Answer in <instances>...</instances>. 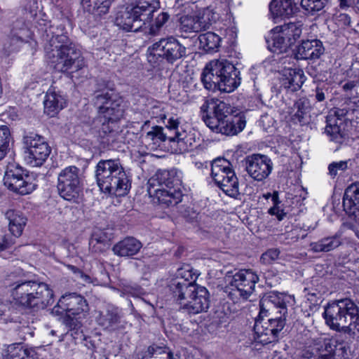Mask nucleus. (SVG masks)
Listing matches in <instances>:
<instances>
[{
  "label": "nucleus",
  "mask_w": 359,
  "mask_h": 359,
  "mask_svg": "<svg viewBox=\"0 0 359 359\" xmlns=\"http://www.w3.org/2000/svg\"><path fill=\"white\" fill-rule=\"evenodd\" d=\"M309 230V227H307V229H302L301 228L299 229L298 228H295L293 229V233H297V231H299L300 233L297 235V239L299 238H304L307 235V231Z\"/></svg>",
  "instance_id": "e2e57ef3"
},
{
  "label": "nucleus",
  "mask_w": 359,
  "mask_h": 359,
  "mask_svg": "<svg viewBox=\"0 0 359 359\" xmlns=\"http://www.w3.org/2000/svg\"><path fill=\"white\" fill-rule=\"evenodd\" d=\"M11 295L14 304L11 302L0 303V315L7 310L14 309V306L23 309L36 308L43 309L54 302L53 291L45 283L36 281L15 282L13 285Z\"/></svg>",
  "instance_id": "7ed1b4c3"
},
{
  "label": "nucleus",
  "mask_w": 359,
  "mask_h": 359,
  "mask_svg": "<svg viewBox=\"0 0 359 359\" xmlns=\"http://www.w3.org/2000/svg\"><path fill=\"white\" fill-rule=\"evenodd\" d=\"M297 10V5L294 2V0H272L271 1V14L274 20L279 16L291 15L296 13Z\"/></svg>",
  "instance_id": "72a5a7b5"
},
{
  "label": "nucleus",
  "mask_w": 359,
  "mask_h": 359,
  "mask_svg": "<svg viewBox=\"0 0 359 359\" xmlns=\"http://www.w3.org/2000/svg\"><path fill=\"white\" fill-rule=\"evenodd\" d=\"M68 268L76 275V278L79 276V272L81 271L79 269L72 265H69Z\"/></svg>",
  "instance_id": "774afa93"
},
{
  "label": "nucleus",
  "mask_w": 359,
  "mask_h": 359,
  "mask_svg": "<svg viewBox=\"0 0 359 359\" xmlns=\"http://www.w3.org/2000/svg\"><path fill=\"white\" fill-rule=\"evenodd\" d=\"M26 18L29 21H36L38 22V5L37 1L32 0L29 2V6L25 7Z\"/></svg>",
  "instance_id": "5fc2aeb1"
},
{
  "label": "nucleus",
  "mask_w": 359,
  "mask_h": 359,
  "mask_svg": "<svg viewBox=\"0 0 359 359\" xmlns=\"http://www.w3.org/2000/svg\"><path fill=\"white\" fill-rule=\"evenodd\" d=\"M260 260L262 263L265 264H268L269 261V254L267 252L263 253L262 255L261 256Z\"/></svg>",
  "instance_id": "338daca9"
},
{
  "label": "nucleus",
  "mask_w": 359,
  "mask_h": 359,
  "mask_svg": "<svg viewBox=\"0 0 359 359\" xmlns=\"http://www.w3.org/2000/svg\"><path fill=\"white\" fill-rule=\"evenodd\" d=\"M241 81L240 72L225 59L210 61L201 74L204 87L212 91L231 93L238 88Z\"/></svg>",
  "instance_id": "423d86ee"
},
{
  "label": "nucleus",
  "mask_w": 359,
  "mask_h": 359,
  "mask_svg": "<svg viewBox=\"0 0 359 359\" xmlns=\"http://www.w3.org/2000/svg\"><path fill=\"white\" fill-rule=\"evenodd\" d=\"M44 104V112L50 116H55L66 105V99L60 91H56L54 88H50L46 95Z\"/></svg>",
  "instance_id": "cd10ccee"
},
{
  "label": "nucleus",
  "mask_w": 359,
  "mask_h": 359,
  "mask_svg": "<svg viewBox=\"0 0 359 359\" xmlns=\"http://www.w3.org/2000/svg\"><path fill=\"white\" fill-rule=\"evenodd\" d=\"M169 18L170 15L168 13L165 12L159 13L155 18L154 22L150 25L149 34L154 36L158 34L160 29L164 24L168 22Z\"/></svg>",
  "instance_id": "3c124183"
},
{
  "label": "nucleus",
  "mask_w": 359,
  "mask_h": 359,
  "mask_svg": "<svg viewBox=\"0 0 359 359\" xmlns=\"http://www.w3.org/2000/svg\"><path fill=\"white\" fill-rule=\"evenodd\" d=\"M113 0H81V4L87 12L95 17H102L108 13Z\"/></svg>",
  "instance_id": "e433bc0d"
},
{
  "label": "nucleus",
  "mask_w": 359,
  "mask_h": 359,
  "mask_svg": "<svg viewBox=\"0 0 359 359\" xmlns=\"http://www.w3.org/2000/svg\"><path fill=\"white\" fill-rule=\"evenodd\" d=\"M10 130L6 126H0V157H13L16 153L9 148Z\"/></svg>",
  "instance_id": "c03bdc74"
},
{
  "label": "nucleus",
  "mask_w": 359,
  "mask_h": 359,
  "mask_svg": "<svg viewBox=\"0 0 359 359\" xmlns=\"http://www.w3.org/2000/svg\"><path fill=\"white\" fill-rule=\"evenodd\" d=\"M96 177L100 190L110 195L123 196L130 187L129 180L118 159L101 160L97 165Z\"/></svg>",
  "instance_id": "0eeeda50"
},
{
  "label": "nucleus",
  "mask_w": 359,
  "mask_h": 359,
  "mask_svg": "<svg viewBox=\"0 0 359 359\" xmlns=\"http://www.w3.org/2000/svg\"><path fill=\"white\" fill-rule=\"evenodd\" d=\"M206 126L213 132L221 133L222 126L229 122L232 109L229 104L218 99H210L201 107Z\"/></svg>",
  "instance_id": "f8f14e48"
},
{
  "label": "nucleus",
  "mask_w": 359,
  "mask_h": 359,
  "mask_svg": "<svg viewBox=\"0 0 359 359\" xmlns=\"http://www.w3.org/2000/svg\"><path fill=\"white\" fill-rule=\"evenodd\" d=\"M302 26L300 22H290L277 25L271 29L273 34V50L271 48V51L276 53V58L280 60L282 65L287 63L289 59L284 56L280 57V54L285 52L300 37Z\"/></svg>",
  "instance_id": "9b49d317"
},
{
  "label": "nucleus",
  "mask_w": 359,
  "mask_h": 359,
  "mask_svg": "<svg viewBox=\"0 0 359 359\" xmlns=\"http://www.w3.org/2000/svg\"><path fill=\"white\" fill-rule=\"evenodd\" d=\"M216 164L214 166V180L217 186L228 196L236 197L239 194L238 182L234 172H230L225 180L222 175L223 173Z\"/></svg>",
  "instance_id": "393cba45"
},
{
  "label": "nucleus",
  "mask_w": 359,
  "mask_h": 359,
  "mask_svg": "<svg viewBox=\"0 0 359 359\" xmlns=\"http://www.w3.org/2000/svg\"><path fill=\"white\" fill-rule=\"evenodd\" d=\"M341 243V241L339 236L335 235L313 243L311 244V246L314 252H329L339 246Z\"/></svg>",
  "instance_id": "ea45409f"
},
{
  "label": "nucleus",
  "mask_w": 359,
  "mask_h": 359,
  "mask_svg": "<svg viewBox=\"0 0 359 359\" xmlns=\"http://www.w3.org/2000/svg\"><path fill=\"white\" fill-rule=\"evenodd\" d=\"M348 113L346 109L334 108L331 109L326 116L325 134L330 140L341 143L346 136L345 116Z\"/></svg>",
  "instance_id": "6ab92c4d"
},
{
  "label": "nucleus",
  "mask_w": 359,
  "mask_h": 359,
  "mask_svg": "<svg viewBox=\"0 0 359 359\" xmlns=\"http://www.w3.org/2000/svg\"><path fill=\"white\" fill-rule=\"evenodd\" d=\"M31 36V31L27 25L26 28H20L18 30L15 26L9 41L5 43L4 48L9 53L15 51L24 41H27Z\"/></svg>",
  "instance_id": "c9c22d12"
},
{
  "label": "nucleus",
  "mask_w": 359,
  "mask_h": 359,
  "mask_svg": "<svg viewBox=\"0 0 359 359\" xmlns=\"http://www.w3.org/2000/svg\"><path fill=\"white\" fill-rule=\"evenodd\" d=\"M246 170L251 177L259 181L267 177L269 164L264 161L263 158H252L246 162Z\"/></svg>",
  "instance_id": "f704fd0d"
},
{
  "label": "nucleus",
  "mask_w": 359,
  "mask_h": 359,
  "mask_svg": "<svg viewBox=\"0 0 359 359\" xmlns=\"http://www.w3.org/2000/svg\"><path fill=\"white\" fill-rule=\"evenodd\" d=\"M166 128L170 135H168L164 133L161 126H154L151 130L147 132L145 139L152 142L154 144H159L168 140L170 142L177 143L179 147L175 151L177 154H184L191 149L195 142L194 133L187 131L182 126H180V121L177 118L173 116L168 119Z\"/></svg>",
  "instance_id": "6e6552de"
},
{
  "label": "nucleus",
  "mask_w": 359,
  "mask_h": 359,
  "mask_svg": "<svg viewBox=\"0 0 359 359\" xmlns=\"http://www.w3.org/2000/svg\"><path fill=\"white\" fill-rule=\"evenodd\" d=\"M149 60L156 57L172 64L187 55V48L173 36L162 38L148 48Z\"/></svg>",
  "instance_id": "4468645a"
},
{
  "label": "nucleus",
  "mask_w": 359,
  "mask_h": 359,
  "mask_svg": "<svg viewBox=\"0 0 359 359\" xmlns=\"http://www.w3.org/2000/svg\"><path fill=\"white\" fill-rule=\"evenodd\" d=\"M197 274L193 271L190 265L185 264L179 268L175 273V278L172 279L170 283H191L195 284Z\"/></svg>",
  "instance_id": "a19ab883"
},
{
  "label": "nucleus",
  "mask_w": 359,
  "mask_h": 359,
  "mask_svg": "<svg viewBox=\"0 0 359 359\" xmlns=\"http://www.w3.org/2000/svg\"><path fill=\"white\" fill-rule=\"evenodd\" d=\"M294 302L293 297L286 293H279L276 291H271V313L276 315L271 318V332L273 335L277 334L283 330L285 326V316L287 313V306L292 305Z\"/></svg>",
  "instance_id": "f3484780"
},
{
  "label": "nucleus",
  "mask_w": 359,
  "mask_h": 359,
  "mask_svg": "<svg viewBox=\"0 0 359 359\" xmlns=\"http://www.w3.org/2000/svg\"><path fill=\"white\" fill-rule=\"evenodd\" d=\"M77 278H81L85 283H90L91 278L88 275L85 274L82 271L79 272Z\"/></svg>",
  "instance_id": "69168bd1"
},
{
  "label": "nucleus",
  "mask_w": 359,
  "mask_h": 359,
  "mask_svg": "<svg viewBox=\"0 0 359 359\" xmlns=\"http://www.w3.org/2000/svg\"><path fill=\"white\" fill-rule=\"evenodd\" d=\"M93 104L97 109V117L94 121V130L100 137H107L113 141L119 133L118 122L124 112L122 97L113 89L106 88L95 93Z\"/></svg>",
  "instance_id": "f257e3e1"
},
{
  "label": "nucleus",
  "mask_w": 359,
  "mask_h": 359,
  "mask_svg": "<svg viewBox=\"0 0 359 359\" xmlns=\"http://www.w3.org/2000/svg\"><path fill=\"white\" fill-rule=\"evenodd\" d=\"M357 85V83L355 81H348L344 84L343 89L346 92L351 91Z\"/></svg>",
  "instance_id": "0e129e2a"
},
{
  "label": "nucleus",
  "mask_w": 359,
  "mask_h": 359,
  "mask_svg": "<svg viewBox=\"0 0 359 359\" xmlns=\"http://www.w3.org/2000/svg\"><path fill=\"white\" fill-rule=\"evenodd\" d=\"M182 177L176 168L158 170L148 181V194L154 203L165 207L178 204L182 198Z\"/></svg>",
  "instance_id": "20e7f679"
},
{
  "label": "nucleus",
  "mask_w": 359,
  "mask_h": 359,
  "mask_svg": "<svg viewBox=\"0 0 359 359\" xmlns=\"http://www.w3.org/2000/svg\"><path fill=\"white\" fill-rule=\"evenodd\" d=\"M324 53L325 48L320 40H304L297 48L296 57L297 60H316Z\"/></svg>",
  "instance_id": "4be33fe9"
},
{
  "label": "nucleus",
  "mask_w": 359,
  "mask_h": 359,
  "mask_svg": "<svg viewBox=\"0 0 359 359\" xmlns=\"http://www.w3.org/2000/svg\"><path fill=\"white\" fill-rule=\"evenodd\" d=\"M285 65H282L275 55L271 56V70L278 74L277 77L285 88L297 91L302 86L306 76L302 70L287 67Z\"/></svg>",
  "instance_id": "dca6fc26"
},
{
  "label": "nucleus",
  "mask_w": 359,
  "mask_h": 359,
  "mask_svg": "<svg viewBox=\"0 0 359 359\" xmlns=\"http://www.w3.org/2000/svg\"><path fill=\"white\" fill-rule=\"evenodd\" d=\"M329 0H302L301 6L309 14L315 15L322 11Z\"/></svg>",
  "instance_id": "de8ad7c7"
},
{
  "label": "nucleus",
  "mask_w": 359,
  "mask_h": 359,
  "mask_svg": "<svg viewBox=\"0 0 359 359\" xmlns=\"http://www.w3.org/2000/svg\"><path fill=\"white\" fill-rule=\"evenodd\" d=\"M329 87L325 85H323V86H318L314 91V97L316 100L318 102H323L329 97Z\"/></svg>",
  "instance_id": "6e6d98bb"
},
{
  "label": "nucleus",
  "mask_w": 359,
  "mask_h": 359,
  "mask_svg": "<svg viewBox=\"0 0 359 359\" xmlns=\"http://www.w3.org/2000/svg\"><path fill=\"white\" fill-rule=\"evenodd\" d=\"M258 276L250 269H241L233 276L226 278L227 283L224 292L234 303L246 300L253 293Z\"/></svg>",
  "instance_id": "9d476101"
},
{
  "label": "nucleus",
  "mask_w": 359,
  "mask_h": 359,
  "mask_svg": "<svg viewBox=\"0 0 359 359\" xmlns=\"http://www.w3.org/2000/svg\"><path fill=\"white\" fill-rule=\"evenodd\" d=\"M155 10L156 7L147 1L132 8L127 7L117 13L115 24L126 32H138L150 22Z\"/></svg>",
  "instance_id": "1a4fd4ad"
},
{
  "label": "nucleus",
  "mask_w": 359,
  "mask_h": 359,
  "mask_svg": "<svg viewBox=\"0 0 359 359\" xmlns=\"http://www.w3.org/2000/svg\"><path fill=\"white\" fill-rule=\"evenodd\" d=\"M357 0H339V6L340 8L343 10H346L350 7H352L353 9L355 7Z\"/></svg>",
  "instance_id": "bf43d9fd"
},
{
  "label": "nucleus",
  "mask_w": 359,
  "mask_h": 359,
  "mask_svg": "<svg viewBox=\"0 0 359 359\" xmlns=\"http://www.w3.org/2000/svg\"><path fill=\"white\" fill-rule=\"evenodd\" d=\"M6 353V359H27L29 351L18 343L8 346Z\"/></svg>",
  "instance_id": "a18cd8bd"
},
{
  "label": "nucleus",
  "mask_w": 359,
  "mask_h": 359,
  "mask_svg": "<svg viewBox=\"0 0 359 359\" xmlns=\"http://www.w3.org/2000/svg\"><path fill=\"white\" fill-rule=\"evenodd\" d=\"M27 162L32 167H40L46 161V158H28Z\"/></svg>",
  "instance_id": "052dcab7"
},
{
  "label": "nucleus",
  "mask_w": 359,
  "mask_h": 359,
  "mask_svg": "<svg viewBox=\"0 0 359 359\" xmlns=\"http://www.w3.org/2000/svg\"><path fill=\"white\" fill-rule=\"evenodd\" d=\"M175 359L172 353L168 351L165 347L159 346L157 345H152L147 348L143 352L141 359Z\"/></svg>",
  "instance_id": "79ce46f5"
},
{
  "label": "nucleus",
  "mask_w": 359,
  "mask_h": 359,
  "mask_svg": "<svg viewBox=\"0 0 359 359\" xmlns=\"http://www.w3.org/2000/svg\"><path fill=\"white\" fill-rule=\"evenodd\" d=\"M336 22L339 26L348 27L351 25V18L346 13H339L336 16Z\"/></svg>",
  "instance_id": "4d7b16f0"
},
{
  "label": "nucleus",
  "mask_w": 359,
  "mask_h": 359,
  "mask_svg": "<svg viewBox=\"0 0 359 359\" xmlns=\"http://www.w3.org/2000/svg\"><path fill=\"white\" fill-rule=\"evenodd\" d=\"M199 287L198 285L191 283H169L168 288L173 300L184 310L186 304H188L194 292Z\"/></svg>",
  "instance_id": "5701e85b"
},
{
  "label": "nucleus",
  "mask_w": 359,
  "mask_h": 359,
  "mask_svg": "<svg viewBox=\"0 0 359 359\" xmlns=\"http://www.w3.org/2000/svg\"><path fill=\"white\" fill-rule=\"evenodd\" d=\"M323 317L333 330L352 335L359 334V307L350 299L329 303L325 307Z\"/></svg>",
  "instance_id": "39448f33"
},
{
  "label": "nucleus",
  "mask_w": 359,
  "mask_h": 359,
  "mask_svg": "<svg viewBox=\"0 0 359 359\" xmlns=\"http://www.w3.org/2000/svg\"><path fill=\"white\" fill-rule=\"evenodd\" d=\"M271 198L273 204V207L271 208V215H275L278 220L280 221L286 215V212L283 208V203L278 199V192L274 191L273 194L271 195Z\"/></svg>",
  "instance_id": "8fccbe9b"
},
{
  "label": "nucleus",
  "mask_w": 359,
  "mask_h": 359,
  "mask_svg": "<svg viewBox=\"0 0 359 359\" xmlns=\"http://www.w3.org/2000/svg\"><path fill=\"white\" fill-rule=\"evenodd\" d=\"M344 210L354 216L359 223V182L348 186L345 190L343 198Z\"/></svg>",
  "instance_id": "bb28decb"
},
{
  "label": "nucleus",
  "mask_w": 359,
  "mask_h": 359,
  "mask_svg": "<svg viewBox=\"0 0 359 359\" xmlns=\"http://www.w3.org/2000/svg\"><path fill=\"white\" fill-rule=\"evenodd\" d=\"M151 118L157 119V121H164L166 119V115L164 111V104L160 102H155L149 111Z\"/></svg>",
  "instance_id": "603ef678"
},
{
  "label": "nucleus",
  "mask_w": 359,
  "mask_h": 359,
  "mask_svg": "<svg viewBox=\"0 0 359 359\" xmlns=\"http://www.w3.org/2000/svg\"><path fill=\"white\" fill-rule=\"evenodd\" d=\"M142 248V243L133 237H126L113 246L114 255L130 257L138 253Z\"/></svg>",
  "instance_id": "c756f323"
},
{
  "label": "nucleus",
  "mask_w": 359,
  "mask_h": 359,
  "mask_svg": "<svg viewBox=\"0 0 359 359\" xmlns=\"http://www.w3.org/2000/svg\"><path fill=\"white\" fill-rule=\"evenodd\" d=\"M88 311V304L86 300L76 293L66 294L61 297L57 305L51 311V313L56 316H78Z\"/></svg>",
  "instance_id": "a211bd4d"
},
{
  "label": "nucleus",
  "mask_w": 359,
  "mask_h": 359,
  "mask_svg": "<svg viewBox=\"0 0 359 359\" xmlns=\"http://www.w3.org/2000/svg\"><path fill=\"white\" fill-rule=\"evenodd\" d=\"M13 243L14 242L11 239H8L6 237H4L3 241L0 242V252L10 248L13 244Z\"/></svg>",
  "instance_id": "680f3d73"
},
{
  "label": "nucleus",
  "mask_w": 359,
  "mask_h": 359,
  "mask_svg": "<svg viewBox=\"0 0 359 359\" xmlns=\"http://www.w3.org/2000/svg\"><path fill=\"white\" fill-rule=\"evenodd\" d=\"M6 215L9 221L8 228L10 232L14 236L19 237L26 225L27 219L20 212L15 210L7 211Z\"/></svg>",
  "instance_id": "4c0bfd02"
},
{
  "label": "nucleus",
  "mask_w": 359,
  "mask_h": 359,
  "mask_svg": "<svg viewBox=\"0 0 359 359\" xmlns=\"http://www.w3.org/2000/svg\"><path fill=\"white\" fill-rule=\"evenodd\" d=\"M199 47L207 53L217 51L221 38L213 32H206L198 36Z\"/></svg>",
  "instance_id": "58836bf2"
},
{
  "label": "nucleus",
  "mask_w": 359,
  "mask_h": 359,
  "mask_svg": "<svg viewBox=\"0 0 359 359\" xmlns=\"http://www.w3.org/2000/svg\"><path fill=\"white\" fill-rule=\"evenodd\" d=\"M213 15H216L217 16H215L213 18V21L221 20L222 21H226L227 23L226 25H229V27H231L232 29L234 28V26L231 25L232 21L233 20L231 13L230 12L229 6V1L227 0H225L223 8L216 6Z\"/></svg>",
  "instance_id": "49530a36"
},
{
  "label": "nucleus",
  "mask_w": 359,
  "mask_h": 359,
  "mask_svg": "<svg viewBox=\"0 0 359 359\" xmlns=\"http://www.w3.org/2000/svg\"><path fill=\"white\" fill-rule=\"evenodd\" d=\"M64 26L60 25L53 34L49 44L46 46L47 58L53 67L61 72L73 73L85 66L83 57L76 46L63 33Z\"/></svg>",
  "instance_id": "f03ea898"
},
{
  "label": "nucleus",
  "mask_w": 359,
  "mask_h": 359,
  "mask_svg": "<svg viewBox=\"0 0 359 359\" xmlns=\"http://www.w3.org/2000/svg\"><path fill=\"white\" fill-rule=\"evenodd\" d=\"M268 298V297H264L260 300V311L254 325V331L256 335L255 340L257 342L264 345L269 343V337L268 336L269 318H267L269 311L266 308V303H268L269 301Z\"/></svg>",
  "instance_id": "412c9836"
},
{
  "label": "nucleus",
  "mask_w": 359,
  "mask_h": 359,
  "mask_svg": "<svg viewBox=\"0 0 359 359\" xmlns=\"http://www.w3.org/2000/svg\"><path fill=\"white\" fill-rule=\"evenodd\" d=\"M246 149V145L238 146L235 149L229 150L227 155L231 156L232 157H242L243 156L247 154Z\"/></svg>",
  "instance_id": "13d9d810"
},
{
  "label": "nucleus",
  "mask_w": 359,
  "mask_h": 359,
  "mask_svg": "<svg viewBox=\"0 0 359 359\" xmlns=\"http://www.w3.org/2000/svg\"><path fill=\"white\" fill-rule=\"evenodd\" d=\"M111 239V233L108 229L96 228L89 241V248L95 253L102 252L109 248Z\"/></svg>",
  "instance_id": "2f4dec72"
},
{
  "label": "nucleus",
  "mask_w": 359,
  "mask_h": 359,
  "mask_svg": "<svg viewBox=\"0 0 359 359\" xmlns=\"http://www.w3.org/2000/svg\"><path fill=\"white\" fill-rule=\"evenodd\" d=\"M184 311L189 314H197L206 311L210 306L208 290L203 286L199 285L194 292L188 304H186Z\"/></svg>",
  "instance_id": "b1692460"
},
{
  "label": "nucleus",
  "mask_w": 359,
  "mask_h": 359,
  "mask_svg": "<svg viewBox=\"0 0 359 359\" xmlns=\"http://www.w3.org/2000/svg\"><path fill=\"white\" fill-rule=\"evenodd\" d=\"M4 183L8 189L21 195L29 194L36 187L34 180L25 175L22 168L15 163L8 164Z\"/></svg>",
  "instance_id": "2eb2a0df"
},
{
  "label": "nucleus",
  "mask_w": 359,
  "mask_h": 359,
  "mask_svg": "<svg viewBox=\"0 0 359 359\" xmlns=\"http://www.w3.org/2000/svg\"><path fill=\"white\" fill-rule=\"evenodd\" d=\"M295 112L292 115L291 119L294 123L306 126L311 121V105L310 100L305 97H300L294 104Z\"/></svg>",
  "instance_id": "7c9ffc66"
},
{
  "label": "nucleus",
  "mask_w": 359,
  "mask_h": 359,
  "mask_svg": "<svg viewBox=\"0 0 359 359\" xmlns=\"http://www.w3.org/2000/svg\"><path fill=\"white\" fill-rule=\"evenodd\" d=\"M217 165L221 171L224 173L222 175L226 180L227 176H230V172H234L231 168V163L226 158H214L211 162V174L214 179V166Z\"/></svg>",
  "instance_id": "09e8293b"
},
{
  "label": "nucleus",
  "mask_w": 359,
  "mask_h": 359,
  "mask_svg": "<svg viewBox=\"0 0 359 359\" xmlns=\"http://www.w3.org/2000/svg\"><path fill=\"white\" fill-rule=\"evenodd\" d=\"M121 311L114 306H108L97 318L98 324L109 332L118 330L121 327Z\"/></svg>",
  "instance_id": "c85d7f7f"
},
{
  "label": "nucleus",
  "mask_w": 359,
  "mask_h": 359,
  "mask_svg": "<svg viewBox=\"0 0 359 359\" xmlns=\"http://www.w3.org/2000/svg\"><path fill=\"white\" fill-rule=\"evenodd\" d=\"M79 169L69 166L63 169L57 177V190L60 196L66 201L78 203L82 193Z\"/></svg>",
  "instance_id": "ddd939ff"
},
{
  "label": "nucleus",
  "mask_w": 359,
  "mask_h": 359,
  "mask_svg": "<svg viewBox=\"0 0 359 359\" xmlns=\"http://www.w3.org/2000/svg\"><path fill=\"white\" fill-rule=\"evenodd\" d=\"M24 154L26 156L48 157L51 149L43 138L36 134L29 133L23 137Z\"/></svg>",
  "instance_id": "aec40b11"
},
{
  "label": "nucleus",
  "mask_w": 359,
  "mask_h": 359,
  "mask_svg": "<svg viewBox=\"0 0 359 359\" xmlns=\"http://www.w3.org/2000/svg\"><path fill=\"white\" fill-rule=\"evenodd\" d=\"M210 22H208L205 16L183 15L180 19L179 32L182 36L183 34L198 32L209 27Z\"/></svg>",
  "instance_id": "a878e982"
},
{
  "label": "nucleus",
  "mask_w": 359,
  "mask_h": 359,
  "mask_svg": "<svg viewBox=\"0 0 359 359\" xmlns=\"http://www.w3.org/2000/svg\"><path fill=\"white\" fill-rule=\"evenodd\" d=\"M343 346L337 344L334 339H324L323 341L319 340L318 343L315 344V347L312 348L311 354L315 357L314 359H328L327 354H322L321 352L325 351L329 355H335L337 354V350L342 349Z\"/></svg>",
  "instance_id": "473e14b6"
},
{
  "label": "nucleus",
  "mask_w": 359,
  "mask_h": 359,
  "mask_svg": "<svg viewBox=\"0 0 359 359\" xmlns=\"http://www.w3.org/2000/svg\"><path fill=\"white\" fill-rule=\"evenodd\" d=\"M348 168L347 161H334L330 163L328 166L329 174L334 177L339 171H344Z\"/></svg>",
  "instance_id": "864d4df0"
},
{
  "label": "nucleus",
  "mask_w": 359,
  "mask_h": 359,
  "mask_svg": "<svg viewBox=\"0 0 359 359\" xmlns=\"http://www.w3.org/2000/svg\"><path fill=\"white\" fill-rule=\"evenodd\" d=\"M246 121L243 116H231L225 126H222V134L233 135L241 132L245 127Z\"/></svg>",
  "instance_id": "37998d69"
}]
</instances>
